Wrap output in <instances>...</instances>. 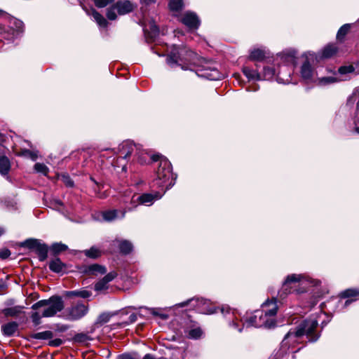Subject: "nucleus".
<instances>
[{"label": "nucleus", "mask_w": 359, "mask_h": 359, "mask_svg": "<svg viewBox=\"0 0 359 359\" xmlns=\"http://www.w3.org/2000/svg\"><path fill=\"white\" fill-rule=\"evenodd\" d=\"M318 326L317 320L308 319L302 321L298 325L292 327L285 334L282 341L283 346H294L302 341V337L306 335L309 341H317L319 336L314 333Z\"/></svg>", "instance_id": "nucleus-1"}, {"label": "nucleus", "mask_w": 359, "mask_h": 359, "mask_svg": "<svg viewBox=\"0 0 359 359\" xmlns=\"http://www.w3.org/2000/svg\"><path fill=\"white\" fill-rule=\"evenodd\" d=\"M33 310L43 309L41 313L39 311L32 313L31 318L35 325L41 323V318H48L54 316L57 312L64 309V302L59 296H53L48 299H43L37 302L32 306Z\"/></svg>", "instance_id": "nucleus-2"}, {"label": "nucleus", "mask_w": 359, "mask_h": 359, "mask_svg": "<svg viewBox=\"0 0 359 359\" xmlns=\"http://www.w3.org/2000/svg\"><path fill=\"white\" fill-rule=\"evenodd\" d=\"M152 161H159V165L156 171V179L154 181L153 187H157L162 189L165 187L168 190L174 184L173 173L172 172V165L170 161L164 156L160 154H154L151 156Z\"/></svg>", "instance_id": "nucleus-3"}, {"label": "nucleus", "mask_w": 359, "mask_h": 359, "mask_svg": "<svg viewBox=\"0 0 359 359\" xmlns=\"http://www.w3.org/2000/svg\"><path fill=\"white\" fill-rule=\"evenodd\" d=\"M196 57V54L186 47L173 46L167 57V62L170 66L174 65H182L180 62L195 65L194 60Z\"/></svg>", "instance_id": "nucleus-4"}, {"label": "nucleus", "mask_w": 359, "mask_h": 359, "mask_svg": "<svg viewBox=\"0 0 359 359\" xmlns=\"http://www.w3.org/2000/svg\"><path fill=\"white\" fill-rule=\"evenodd\" d=\"M133 10V4L127 0L125 1H114V4H112L109 8H108L107 11V17L110 20H114L116 19L117 15L116 13L119 15H125Z\"/></svg>", "instance_id": "nucleus-5"}, {"label": "nucleus", "mask_w": 359, "mask_h": 359, "mask_svg": "<svg viewBox=\"0 0 359 359\" xmlns=\"http://www.w3.org/2000/svg\"><path fill=\"white\" fill-rule=\"evenodd\" d=\"M246 323L249 325L256 327L271 328L276 325V320L273 318L266 319V316H264L263 312L261 311H256L252 316L246 320Z\"/></svg>", "instance_id": "nucleus-6"}, {"label": "nucleus", "mask_w": 359, "mask_h": 359, "mask_svg": "<svg viewBox=\"0 0 359 359\" xmlns=\"http://www.w3.org/2000/svg\"><path fill=\"white\" fill-rule=\"evenodd\" d=\"M189 303L191 306L201 313L203 314H212L215 312V309L211 306L209 301L203 298L191 299L187 302H183L180 304V306L183 307L188 305Z\"/></svg>", "instance_id": "nucleus-7"}, {"label": "nucleus", "mask_w": 359, "mask_h": 359, "mask_svg": "<svg viewBox=\"0 0 359 359\" xmlns=\"http://www.w3.org/2000/svg\"><path fill=\"white\" fill-rule=\"evenodd\" d=\"M12 27L9 29L0 25V34H5L4 38L8 41L13 40L20 32L22 31L23 22L18 19L13 18L10 22Z\"/></svg>", "instance_id": "nucleus-8"}, {"label": "nucleus", "mask_w": 359, "mask_h": 359, "mask_svg": "<svg viewBox=\"0 0 359 359\" xmlns=\"http://www.w3.org/2000/svg\"><path fill=\"white\" fill-rule=\"evenodd\" d=\"M306 280H307L306 276L302 274L293 273L288 275L283 282L282 288L279 292L280 297L283 298L284 296L291 292L293 287L292 284H295Z\"/></svg>", "instance_id": "nucleus-9"}, {"label": "nucleus", "mask_w": 359, "mask_h": 359, "mask_svg": "<svg viewBox=\"0 0 359 359\" xmlns=\"http://www.w3.org/2000/svg\"><path fill=\"white\" fill-rule=\"evenodd\" d=\"M196 74L199 76L212 81L219 80L222 78V74L217 68L211 67L208 62H205L200 69H196Z\"/></svg>", "instance_id": "nucleus-10"}, {"label": "nucleus", "mask_w": 359, "mask_h": 359, "mask_svg": "<svg viewBox=\"0 0 359 359\" xmlns=\"http://www.w3.org/2000/svg\"><path fill=\"white\" fill-rule=\"evenodd\" d=\"M88 306L82 303H78L67 309L66 312L67 313V316L69 319L78 320L84 316L88 313Z\"/></svg>", "instance_id": "nucleus-11"}, {"label": "nucleus", "mask_w": 359, "mask_h": 359, "mask_svg": "<svg viewBox=\"0 0 359 359\" xmlns=\"http://www.w3.org/2000/svg\"><path fill=\"white\" fill-rule=\"evenodd\" d=\"M262 310L264 316H266V319L273 318L275 320V316L277 313L278 306L277 300L276 298H273L271 301L266 300L262 304Z\"/></svg>", "instance_id": "nucleus-12"}, {"label": "nucleus", "mask_w": 359, "mask_h": 359, "mask_svg": "<svg viewBox=\"0 0 359 359\" xmlns=\"http://www.w3.org/2000/svg\"><path fill=\"white\" fill-rule=\"evenodd\" d=\"M139 149V147L131 142H123L118 147L119 158L126 159L133 154H135Z\"/></svg>", "instance_id": "nucleus-13"}, {"label": "nucleus", "mask_w": 359, "mask_h": 359, "mask_svg": "<svg viewBox=\"0 0 359 359\" xmlns=\"http://www.w3.org/2000/svg\"><path fill=\"white\" fill-rule=\"evenodd\" d=\"M346 80V78H340L337 76V73L334 72L332 76H318L314 80V83L320 87H325L331 84Z\"/></svg>", "instance_id": "nucleus-14"}, {"label": "nucleus", "mask_w": 359, "mask_h": 359, "mask_svg": "<svg viewBox=\"0 0 359 359\" xmlns=\"http://www.w3.org/2000/svg\"><path fill=\"white\" fill-rule=\"evenodd\" d=\"M182 22L189 29H198L200 25V20L195 13L187 11L181 18Z\"/></svg>", "instance_id": "nucleus-15"}, {"label": "nucleus", "mask_w": 359, "mask_h": 359, "mask_svg": "<svg viewBox=\"0 0 359 359\" xmlns=\"http://www.w3.org/2000/svg\"><path fill=\"white\" fill-rule=\"evenodd\" d=\"M318 73L312 68L308 61H306L301 68V76L307 83L311 82L314 83V80L317 77Z\"/></svg>", "instance_id": "nucleus-16"}, {"label": "nucleus", "mask_w": 359, "mask_h": 359, "mask_svg": "<svg viewBox=\"0 0 359 359\" xmlns=\"http://www.w3.org/2000/svg\"><path fill=\"white\" fill-rule=\"evenodd\" d=\"M102 219L105 222H112L116 219H123L126 215L125 210H109L103 211L102 213Z\"/></svg>", "instance_id": "nucleus-17"}, {"label": "nucleus", "mask_w": 359, "mask_h": 359, "mask_svg": "<svg viewBox=\"0 0 359 359\" xmlns=\"http://www.w3.org/2000/svg\"><path fill=\"white\" fill-rule=\"evenodd\" d=\"M165 190H163L162 193L160 192H156L154 194H144L142 196H139V201L140 203L146 205H151L155 201L160 199L162 196L165 194Z\"/></svg>", "instance_id": "nucleus-18"}, {"label": "nucleus", "mask_w": 359, "mask_h": 359, "mask_svg": "<svg viewBox=\"0 0 359 359\" xmlns=\"http://www.w3.org/2000/svg\"><path fill=\"white\" fill-rule=\"evenodd\" d=\"M221 311L226 318V321L228 322L230 326H233L235 329L237 328V317L236 316V313L233 310H231L229 307H222L221 309Z\"/></svg>", "instance_id": "nucleus-19"}, {"label": "nucleus", "mask_w": 359, "mask_h": 359, "mask_svg": "<svg viewBox=\"0 0 359 359\" xmlns=\"http://www.w3.org/2000/svg\"><path fill=\"white\" fill-rule=\"evenodd\" d=\"M86 13L88 15L92 17L100 27H106L107 26L108 22L107 20L95 9L90 8L86 10Z\"/></svg>", "instance_id": "nucleus-20"}, {"label": "nucleus", "mask_w": 359, "mask_h": 359, "mask_svg": "<svg viewBox=\"0 0 359 359\" xmlns=\"http://www.w3.org/2000/svg\"><path fill=\"white\" fill-rule=\"evenodd\" d=\"M337 51L338 48L335 44H328L322 50L320 57L323 59L330 58L334 56Z\"/></svg>", "instance_id": "nucleus-21"}, {"label": "nucleus", "mask_w": 359, "mask_h": 359, "mask_svg": "<svg viewBox=\"0 0 359 359\" xmlns=\"http://www.w3.org/2000/svg\"><path fill=\"white\" fill-rule=\"evenodd\" d=\"M18 328V324L15 322H10L1 326V330L5 336L11 337L14 335Z\"/></svg>", "instance_id": "nucleus-22"}, {"label": "nucleus", "mask_w": 359, "mask_h": 359, "mask_svg": "<svg viewBox=\"0 0 359 359\" xmlns=\"http://www.w3.org/2000/svg\"><path fill=\"white\" fill-rule=\"evenodd\" d=\"M19 247H48L41 240L29 238L20 243Z\"/></svg>", "instance_id": "nucleus-23"}, {"label": "nucleus", "mask_w": 359, "mask_h": 359, "mask_svg": "<svg viewBox=\"0 0 359 359\" xmlns=\"http://www.w3.org/2000/svg\"><path fill=\"white\" fill-rule=\"evenodd\" d=\"M11 169V163L9 159L5 156H0V174L7 175Z\"/></svg>", "instance_id": "nucleus-24"}, {"label": "nucleus", "mask_w": 359, "mask_h": 359, "mask_svg": "<svg viewBox=\"0 0 359 359\" xmlns=\"http://www.w3.org/2000/svg\"><path fill=\"white\" fill-rule=\"evenodd\" d=\"M243 72L248 79L262 80L261 74L258 73L257 70L245 67L243 69Z\"/></svg>", "instance_id": "nucleus-25"}, {"label": "nucleus", "mask_w": 359, "mask_h": 359, "mask_svg": "<svg viewBox=\"0 0 359 359\" xmlns=\"http://www.w3.org/2000/svg\"><path fill=\"white\" fill-rule=\"evenodd\" d=\"M23 309L24 306H15L13 307L6 308L3 310V313L6 316L15 317L22 313Z\"/></svg>", "instance_id": "nucleus-26"}, {"label": "nucleus", "mask_w": 359, "mask_h": 359, "mask_svg": "<svg viewBox=\"0 0 359 359\" xmlns=\"http://www.w3.org/2000/svg\"><path fill=\"white\" fill-rule=\"evenodd\" d=\"M65 267V265L58 258L52 260L49 264L50 270L55 273L62 271Z\"/></svg>", "instance_id": "nucleus-27"}, {"label": "nucleus", "mask_w": 359, "mask_h": 359, "mask_svg": "<svg viewBox=\"0 0 359 359\" xmlns=\"http://www.w3.org/2000/svg\"><path fill=\"white\" fill-rule=\"evenodd\" d=\"M84 255L90 259H97L101 257L104 252L100 248H88L83 250Z\"/></svg>", "instance_id": "nucleus-28"}, {"label": "nucleus", "mask_w": 359, "mask_h": 359, "mask_svg": "<svg viewBox=\"0 0 359 359\" xmlns=\"http://www.w3.org/2000/svg\"><path fill=\"white\" fill-rule=\"evenodd\" d=\"M266 52L264 50L256 48L251 50L250 59L255 61H262L265 57Z\"/></svg>", "instance_id": "nucleus-29"}, {"label": "nucleus", "mask_w": 359, "mask_h": 359, "mask_svg": "<svg viewBox=\"0 0 359 359\" xmlns=\"http://www.w3.org/2000/svg\"><path fill=\"white\" fill-rule=\"evenodd\" d=\"M355 71V68L352 65L348 66H342L339 67L338 69L337 76H339L340 78H346L347 79V77L345 76L347 74L353 73Z\"/></svg>", "instance_id": "nucleus-30"}, {"label": "nucleus", "mask_w": 359, "mask_h": 359, "mask_svg": "<svg viewBox=\"0 0 359 359\" xmlns=\"http://www.w3.org/2000/svg\"><path fill=\"white\" fill-rule=\"evenodd\" d=\"M88 271L93 274H104L107 272V269L104 266L95 264L89 266Z\"/></svg>", "instance_id": "nucleus-31"}, {"label": "nucleus", "mask_w": 359, "mask_h": 359, "mask_svg": "<svg viewBox=\"0 0 359 359\" xmlns=\"http://www.w3.org/2000/svg\"><path fill=\"white\" fill-rule=\"evenodd\" d=\"M351 28L350 24H345L340 27L337 34V39L338 41H342L345 36L348 34Z\"/></svg>", "instance_id": "nucleus-32"}, {"label": "nucleus", "mask_w": 359, "mask_h": 359, "mask_svg": "<svg viewBox=\"0 0 359 359\" xmlns=\"http://www.w3.org/2000/svg\"><path fill=\"white\" fill-rule=\"evenodd\" d=\"M18 155L29 158L34 161L38 158V152L36 151H31L28 149H22Z\"/></svg>", "instance_id": "nucleus-33"}, {"label": "nucleus", "mask_w": 359, "mask_h": 359, "mask_svg": "<svg viewBox=\"0 0 359 359\" xmlns=\"http://www.w3.org/2000/svg\"><path fill=\"white\" fill-rule=\"evenodd\" d=\"M276 74L275 69L273 67H264L262 76V80H270L273 78Z\"/></svg>", "instance_id": "nucleus-34"}, {"label": "nucleus", "mask_w": 359, "mask_h": 359, "mask_svg": "<svg viewBox=\"0 0 359 359\" xmlns=\"http://www.w3.org/2000/svg\"><path fill=\"white\" fill-rule=\"evenodd\" d=\"M53 336V334L51 331H43L33 334L32 338L36 339H51Z\"/></svg>", "instance_id": "nucleus-35"}, {"label": "nucleus", "mask_w": 359, "mask_h": 359, "mask_svg": "<svg viewBox=\"0 0 359 359\" xmlns=\"http://www.w3.org/2000/svg\"><path fill=\"white\" fill-rule=\"evenodd\" d=\"M135 156L140 163L145 164L147 163L148 154L144 151L141 150L140 147L137 151H136Z\"/></svg>", "instance_id": "nucleus-36"}, {"label": "nucleus", "mask_w": 359, "mask_h": 359, "mask_svg": "<svg viewBox=\"0 0 359 359\" xmlns=\"http://www.w3.org/2000/svg\"><path fill=\"white\" fill-rule=\"evenodd\" d=\"M34 250L35 254L37 255L39 261H44L47 257L48 253V248H33Z\"/></svg>", "instance_id": "nucleus-37"}, {"label": "nucleus", "mask_w": 359, "mask_h": 359, "mask_svg": "<svg viewBox=\"0 0 359 359\" xmlns=\"http://www.w3.org/2000/svg\"><path fill=\"white\" fill-rule=\"evenodd\" d=\"M359 294V291L356 289H347L341 292L340 297L342 298H349L356 297Z\"/></svg>", "instance_id": "nucleus-38"}, {"label": "nucleus", "mask_w": 359, "mask_h": 359, "mask_svg": "<svg viewBox=\"0 0 359 359\" xmlns=\"http://www.w3.org/2000/svg\"><path fill=\"white\" fill-rule=\"evenodd\" d=\"M169 7L171 11H177L183 7V2L182 0H170Z\"/></svg>", "instance_id": "nucleus-39"}, {"label": "nucleus", "mask_w": 359, "mask_h": 359, "mask_svg": "<svg viewBox=\"0 0 359 359\" xmlns=\"http://www.w3.org/2000/svg\"><path fill=\"white\" fill-rule=\"evenodd\" d=\"M114 245L115 247H120V248L133 247V243L128 240H125V239H122V238H116L114 241Z\"/></svg>", "instance_id": "nucleus-40"}, {"label": "nucleus", "mask_w": 359, "mask_h": 359, "mask_svg": "<svg viewBox=\"0 0 359 359\" xmlns=\"http://www.w3.org/2000/svg\"><path fill=\"white\" fill-rule=\"evenodd\" d=\"M34 170L36 172L42 173L44 175H47L49 171L48 168L43 163H36L34 165Z\"/></svg>", "instance_id": "nucleus-41"}, {"label": "nucleus", "mask_w": 359, "mask_h": 359, "mask_svg": "<svg viewBox=\"0 0 359 359\" xmlns=\"http://www.w3.org/2000/svg\"><path fill=\"white\" fill-rule=\"evenodd\" d=\"M69 294L80 297L82 298H88L91 295V292L88 290H75L69 292Z\"/></svg>", "instance_id": "nucleus-42"}, {"label": "nucleus", "mask_w": 359, "mask_h": 359, "mask_svg": "<svg viewBox=\"0 0 359 359\" xmlns=\"http://www.w3.org/2000/svg\"><path fill=\"white\" fill-rule=\"evenodd\" d=\"M203 334V331L200 327H196L191 330L189 332V337L191 339H199Z\"/></svg>", "instance_id": "nucleus-43"}, {"label": "nucleus", "mask_w": 359, "mask_h": 359, "mask_svg": "<svg viewBox=\"0 0 359 359\" xmlns=\"http://www.w3.org/2000/svg\"><path fill=\"white\" fill-rule=\"evenodd\" d=\"M97 8H104L109 4H114L115 0H93Z\"/></svg>", "instance_id": "nucleus-44"}, {"label": "nucleus", "mask_w": 359, "mask_h": 359, "mask_svg": "<svg viewBox=\"0 0 359 359\" xmlns=\"http://www.w3.org/2000/svg\"><path fill=\"white\" fill-rule=\"evenodd\" d=\"M61 180L62 182L69 187H72L74 186V182L72 180L70 177L68 175L63 174L61 175Z\"/></svg>", "instance_id": "nucleus-45"}, {"label": "nucleus", "mask_w": 359, "mask_h": 359, "mask_svg": "<svg viewBox=\"0 0 359 359\" xmlns=\"http://www.w3.org/2000/svg\"><path fill=\"white\" fill-rule=\"evenodd\" d=\"M109 283H105L104 281V278H102L95 285V290L97 291H100L107 288V284Z\"/></svg>", "instance_id": "nucleus-46"}, {"label": "nucleus", "mask_w": 359, "mask_h": 359, "mask_svg": "<svg viewBox=\"0 0 359 359\" xmlns=\"http://www.w3.org/2000/svg\"><path fill=\"white\" fill-rule=\"evenodd\" d=\"M116 276H117L116 272H115V271L109 272L103 278L104 281H105V283H109L111 280H113L116 277Z\"/></svg>", "instance_id": "nucleus-47"}, {"label": "nucleus", "mask_w": 359, "mask_h": 359, "mask_svg": "<svg viewBox=\"0 0 359 359\" xmlns=\"http://www.w3.org/2000/svg\"><path fill=\"white\" fill-rule=\"evenodd\" d=\"M11 255V252L8 248H4L0 250V259H7Z\"/></svg>", "instance_id": "nucleus-48"}, {"label": "nucleus", "mask_w": 359, "mask_h": 359, "mask_svg": "<svg viewBox=\"0 0 359 359\" xmlns=\"http://www.w3.org/2000/svg\"><path fill=\"white\" fill-rule=\"evenodd\" d=\"M109 320V316L106 313L101 314L98 318V322L100 323H106Z\"/></svg>", "instance_id": "nucleus-49"}, {"label": "nucleus", "mask_w": 359, "mask_h": 359, "mask_svg": "<svg viewBox=\"0 0 359 359\" xmlns=\"http://www.w3.org/2000/svg\"><path fill=\"white\" fill-rule=\"evenodd\" d=\"M62 344V340L60 339H55L49 342V345L53 346H59Z\"/></svg>", "instance_id": "nucleus-50"}, {"label": "nucleus", "mask_w": 359, "mask_h": 359, "mask_svg": "<svg viewBox=\"0 0 359 359\" xmlns=\"http://www.w3.org/2000/svg\"><path fill=\"white\" fill-rule=\"evenodd\" d=\"M277 81L279 83H289L290 79H286L285 80H284L283 79H282L281 76H280V72H279L278 73V75H277Z\"/></svg>", "instance_id": "nucleus-51"}, {"label": "nucleus", "mask_w": 359, "mask_h": 359, "mask_svg": "<svg viewBox=\"0 0 359 359\" xmlns=\"http://www.w3.org/2000/svg\"><path fill=\"white\" fill-rule=\"evenodd\" d=\"M118 359H135L131 354L125 353L119 355Z\"/></svg>", "instance_id": "nucleus-52"}, {"label": "nucleus", "mask_w": 359, "mask_h": 359, "mask_svg": "<svg viewBox=\"0 0 359 359\" xmlns=\"http://www.w3.org/2000/svg\"><path fill=\"white\" fill-rule=\"evenodd\" d=\"M119 249H120V253H121L123 255L129 254L131 252V250H132V248H119Z\"/></svg>", "instance_id": "nucleus-53"}, {"label": "nucleus", "mask_w": 359, "mask_h": 359, "mask_svg": "<svg viewBox=\"0 0 359 359\" xmlns=\"http://www.w3.org/2000/svg\"><path fill=\"white\" fill-rule=\"evenodd\" d=\"M137 320V315L135 313H132L129 316V322L130 323H134Z\"/></svg>", "instance_id": "nucleus-54"}, {"label": "nucleus", "mask_w": 359, "mask_h": 359, "mask_svg": "<svg viewBox=\"0 0 359 359\" xmlns=\"http://www.w3.org/2000/svg\"><path fill=\"white\" fill-rule=\"evenodd\" d=\"M50 247L55 248V247H67V246L62 243H54L51 245Z\"/></svg>", "instance_id": "nucleus-55"}, {"label": "nucleus", "mask_w": 359, "mask_h": 359, "mask_svg": "<svg viewBox=\"0 0 359 359\" xmlns=\"http://www.w3.org/2000/svg\"><path fill=\"white\" fill-rule=\"evenodd\" d=\"M142 359H156L151 354H146Z\"/></svg>", "instance_id": "nucleus-56"}, {"label": "nucleus", "mask_w": 359, "mask_h": 359, "mask_svg": "<svg viewBox=\"0 0 359 359\" xmlns=\"http://www.w3.org/2000/svg\"><path fill=\"white\" fill-rule=\"evenodd\" d=\"M5 205L8 208H13L15 206V203L13 201L9 202L8 204L4 202Z\"/></svg>", "instance_id": "nucleus-57"}, {"label": "nucleus", "mask_w": 359, "mask_h": 359, "mask_svg": "<svg viewBox=\"0 0 359 359\" xmlns=\"http://www.w3.org/2000/svg\"><path fill=\"white\" fill-rule=\"evenodd\" d=\"M151 29H152V31H153L155 34H156V33H158V27H157V26H156V25H151Z\"/></svg>", "instance_id": "nucleus-58"}, {"label": "nucleus", "mask_w": 359, "mask_h": 359, "mask_svg": "<svg viewBox=\"0 0 359 359\" xmlns=\"http://www.w3.org/2000/svg\"><path fill=\"white\" fill-rule=\"evenodd\" d=\"M53 250H54V254H59L62 250H63L64 248H52Z\"/></svg>", "instance_id": "nucleus-59"}, {"label": "nucleus", "mask_w": 359, "mask_h": 359, "mask_svg": "<svg viewBox=\"0 0 359 359\" xmlns=\"http://www.w3.org/2000/svg\"><path fill=\"white\" fill-rule=\"evenodd\" d=\"M352 301L353 300H347V301H346L345 306L349 305L352 302Z\"/></svg>", "instance_id": "nucleus-60"}, {"label": "nucleus", "mask_w": 359, "mask_h": 359, "mask_svg": "<svg viewBox=\"0 0 359 359\" xmlns=\"http://www.w3.org/2000/svg\"><path fill=\"white\" fill-rule=\"evenodd\" d=\"M355 131L359 134V126H357L356 124H355Z\"/></svg>", "instance_id": "nucleus-61"}, {"label": "nucleus", "mask_w": 359, "mask_h": 359, "mask_svg": "<svg viewBox=\"0 0 359 359\" xmlns=\"http://www.w3.org/2000/svg\"><path fill=\"white\" fill-rule=\"evenodd\" d=\"M56 203L59 205H62V203L60 201H56Z\"/></svg>", "instance_id": "nucleus-62"}, {"label": "nucleus", "mask_w": 359, "mask_h": 359, "mask_svg": "<svg viewBox=\"0 0 359 359\" xmlns=\"http://www.w3.org/2000/svg\"><path fill=\"white\" fill-rule=\"evenodd\" d=\"M289 57L292 60L294 58V55L293 54L290 55Z\"/></svg>", "instance_id": "nucleus-63"}, {"label": "nucleus", "mask_w": 359, "mask_h": 359, "mask_svg": "<svg viewBox=\"0 0 359 359\" xmlns=\"http://www.w3.org/2000/svg\"><path fill=\"white\" fill-rule=\"evenodd\" d=\"M4 233V230L0 228V236Z\"/></svg>", "instance_id": "nucleus-64"}]
</instances>
